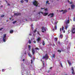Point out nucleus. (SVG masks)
<instances>
[{
	"instance_id": "nucleus-1",
	"label": "nucleus",
	"mask_w": 75,
	"mask_h": 75,
	"mask_svg": "<svg viewBox=\"0 0 75 75\" xmlns=\"http://www.w3.org/2000/svg\"><path fill=\"white\" fill-rule=\"evenodd\" d=\"M64 23L65 24H64L65 29L67 30V28H68V24L69 23V20H66L64 22Z\"/></svg>"
},
{
	"instance_id": "nucleus-2",
	"label": "nucleus",
	"mask_w": 75,
	"mask_h": 75,
	"mask_svg": "<svg viewBox=\"0 0 75 75\" xmlns=\"http://www.w3.org/2000/svg\"><path fill=\"white\" fill-rule=\"evenodd\" d=\"M40 14H42L43 16H45L47 15H48V13H43L42 12H40L38 14H37V16H40Z\"/></svg>"
},
{
	"instance_id": "nucleus-3",
	"label": "nucleus",
	"mask_w": 75,
	"mask_h": 75,
	"mask_svg": "<svg viewBox=\"0 0 75 75\" xmlns=\"http://www.w3.org/2000/svg\"><path fill=\"white\" fill-rule=\"evenodd\" d=\"M48 58V56L47 54H46L45 56H43L42 58V59H47Z\"/></svg>"
},
{
	"instance_id": "nucleus-4",
	"label": "nucleus",
	"mask_w": 75,
	"mask_h": 75,
	"mask_svg": "<svg viewBox=\"0 0 75 75\" xmlns=\"http://www.w3.org/2000/svg\"><path fill=\"white\" fill-rule=\"evenodd\" d=\"M33 4H34V6H38V3L36 1H35L33 2Z\"/></svg>"
},
{
	"instance_id": "nucleus-5",
	"label": "nucleus",
	"mask_w": 75,
	"mask_h": 75,
	"mask_svg": "<svg viewBox=\"0 0 75 75\" xmlns=\"http://www.w3.org/2000/svg\"><path fill=\"white\" fill-rule=\"evenodd\" d=\"M6 34H5L4 35V37L3 38V40L4 42H5L6 41Z\"/></svg>"
},
{
	"instance_id": "nucleus-6",
	"label": "nucleus",
	"mask_w": 75,
	"mask_h": 75,
	"mask_svg": "<svg viewBox=\"0 0 75 75\" xmlns=\"http://www.w3.org/2000/svg\"><path fill=\"white\" fill-rule=\"evenodd\" d=\"M71 32H72L73 34H75V26L71 30Z\"/></svg>"
},
{
	"instance_id": "nucleus-7",
	"label": "nucleus",
	"mask_w": 75,
	"mask_h": 75,
	"mask_svg": "<svg viewBox=\"0 0 75 75\" xmlns=\"http://www.w3.org/2000/svg\"><path fill=\"white\" fill-rule=\"evenodd\" d=\"M38 43H40L41 42V38L40 37L38 38L36 40Z\"/></svg>"
},
{
	"instance_id": "nucleus-8",
	"label": "nucleus",
	"mask_w": 75,
	"mask_h": 75,
	"mask_svg": "<svg viewBox=\"0 0 75 75\" xmlns=\"http://www.w3.org/2000/svg\"><path fill=\"white\" fill-rule=\"evenodd\" d=\"M48 16L50 17H54V13H51L48 15Z\"/></svg>"
},
{
	"instance_id": "nucleus-9",
	"label": "nucleus",
	"mask_w": 75,
	"mask_h": 75,
	"mask_svg": "<svg viewBox=\"0 0 75 75\" xmlns=\"http://www.w3.org/2000/svg\"><path fill=\"white\" fill-rule=\"evenodd\" d=\"M71 70H72V74H73V75H75V73L74 71V68L73 67H72Z\"/></svg>"
},
{
	"instance_id": "nucleus-10",
	"label": "nucleus",
	"mask_w": 75,
	"mask_h": 75,
	"mask_svg": "<svg viewBox=\"0 0 75 75\" xmlns=\"http://www.w3.org/2000/svg\"><path fill=\"white\" fill-rule=\"evenodd\" d=\"M42 33H44L45 31V28L44 27H42Z\"/></svg>"
},
{
	"instance_id": "nucleus-11",
	"label": "nucleus",
	"mask_w": 75,
	"mask_h": 75,
	"mask_svg": "<svg viewBox=\"0 0 75 75\" xmlns=\"http://www.w3.org/2000/svg\"><path fill=\"white\" fill-rule=\"evenodd\" d=\"M57 23H58V22H55V24H54V25H55L54 26L55 30H57V25H56L57 24Z\"/></svg>"
},
{
	"instance_id": "nucleus-12",
	"label": "nucleus",
	"mask_w": 75,
	"mask_h": 75,
	"mask_svg": "<svg viewBox=\"0 0 75 75\" xmlns=\"http://www.w3.org/2000/svg\"><path fill=\"white\" fill-rule=\"evenodd\" d=\"M67 61L69 66H71V61L70 60H67Z\"/></svg>"
},
{
	"instance_id": "nucleus-13",
	"label": "nucleus",
	"mask_w": 75,
	"mask_h": 75,
	"mask_svg": "<svg viewBox=\"0 0 75 75\" xmlns=\"http://www.w3.org/2000/svg\"><path fill=\"white\" fill-rule=\"evenodd\" d=\"M32 53L33 55H34V53H35V51L34 50V49L33 48L32 50Z\"/></svg>"
},
{
	"instance_id": "nucleus-14",
	"label": "nucleus",
	"mask_w": 75,
	"mask_h": 75,
	"mask_svg": "<svg viewBox=\"0 0 75 75\" xmlns=\"http://www.w3.org/2000/svg\"><path fill=\"white\" fill-rule=\"evenodd\" d=\"M74 7H75V5L74 4H72L71 6V9H74Z\"/></svg>"
},
{
	"instance_id": "nucleus-15",
	"label": "nucleus",
	"mask_w": 75,
	"mask_h": 75,
	"mask_svg": "<svg viewBox=\"0 0 75 75\" xmlns=\"http://www.w3.org/2000/svg\"><path fill=\"white\" fill-rule=\"evenodd\" d=\"M14 14L15 16H19V15H20L21 14V13H15Z\"/></svg>"
},
{
	"instance_id": "nucleus-16",
	"label": "nucleus",
	"mask_w": 75,
	"mask_h": 75,
	"mask_svg": "<svg viewBox=\"0 0 75 75\" xmlns=\"http://www.w3.org/2000/svg\"><path fill=\"white\" fill-rule=\"evenodd\" d=\"M21 67H22V69H24V65H23V64H21Z\"/></svg>"
},
{
	"instance_id": "nucleus-17",
	"label": "nucleus",
	"mask_w": 75,
	"mask_h": 75,
	"mask_svg": "<svg viewBox=\"0 0 75 75\" xmlns=\"http://www.w3.org/2000/svg\"><path fill=\"white\" fill-rule=\"evenodd\" d=\"M64 27H63L62 28V31L64 33H65V30H64Z\"/></svg>"
},
{
	"instance_id": "nucleus-18",
	"label": "nucleus",
	"mask_w": 75,
	"mask_h": 75,
	"mask_svg": "<svg viewBox=\"0 0 75 75\" xmlns=\"http://www.w3.org/2000/svg\"><path fill=\"white\" fill-rule=\"evenodd\" d=\"M63 11L64 12L63 13V14H64L67 12V10H64Z\"/></svg>"
},
{
	"instance_id": "nucleus-19",
	"label": "nucleus",
	"mask_w": 75,
	"mask_h": 75,
	"mask_svg": "<svg viewBox=\"0 0 75 75\" xmlns=\"http://www.w3.org/2000/svg\"><path fill=\"white\" fill-rule=\"evenodd\" d=\"M60 38H63V35L61 34H60Z\"/></svg>"
},
{
	"instance_id": "nucleus-20",
	"label": "nucleus",
	"mask_w": 75,
	"mask_h": 75,
	"mask_svg": "<svg viewBox=\"0 0 75 75\" xmlns=\"http://www.w3.org/2000/svg\"><path fill=\"white\" fill-rule=\"evenodd\" d=\"M28 47L29 48V51H30V49H31V46H30V45H29L28 46Z\"/></svg>"
},
{
	"instance_id": "nucleus-21",
	"label": "nucleus",
	"mask_w": 75,
	"mask_h": 75,
	"mask_svg": "<svg viewBox=\"0 0 75 75\" xmlns=\"http://www.w3.org/2000/svg\"><path fill=\"white\" fill-rule=\"evenodd\" d=\"M28 55L29 57H30V58H32V55H31V54L30 53H28Z\"/></svg>"
},
{
	"instance_id": "nucleus-22",
	"label": "nucleus",
	"mask_w": 75,
	"mask_h": 75,
	"mask_svg": "<svg viewBox=\"0 0 75 75\" xmlns=\"http://www.w3.org/2000/svg\"><path fill=\"white\" fill-rule=\"evenodd\" d=\"M10 33L11 34L12 33H13V30H11L10 31Z\"/></svg>"
},
{
	"instance_id": "nucleus-23",
	"label": "nucleus",
	"mask_w": 75,
	"mask_h": 75,
	"mask_svg": "<svg viewBox=\"0 0 75 75\" xmlns=\"http://www.w3.org/2000/svg\"><path fill=\"white\" fill-rule=\"evenodd\" d=\"M49 3V1H47L46 2V4H50V3Z\"/></svg>"
},
{
	"instance_id": "nucleus-24",
	"label": "nucleus",
	"mask_w": 75,
	"mask_h": 75,
	"mask_svg": "<svg viewBox=\"0 0 75 75\" xmlns=\"http://www.w3.org/2000/svg\"><path fill=\"white\" fill-rule=\"evenodd\" d=\"M35 50H39L40 49H39V48H38L36 47L35 48Z\"/></svg>"
},
{
	"instance_id": "nucleus-25",
	"label": "nucleus",
	"mask_w": 75,
	"mask_h": 75,
	"mask_svg": "<svg viewBox=\"0 0 75 75\" xmlns=\"http://www.w3.org/2000/svg\"><path fill=\"white\" fill-rule=\"evenodd\" d=\"M68 3H69V4H72V2H70L69 1H68Z\"/></svg>"
},
{
	"instance_id": "nucleus-26",
	"label": "nucleus",
	"mask_w": 75,
	"mask_h": 75,
	"mask_svg": "<svg viewBox=\"0 0 75 75\" xmlns=\"http://www.w3.org/2000/svg\"><path fill=\"white\" fill-rule=\"evenodd\" d=\"M42 45H45V42H44V41H43L42 42Z\"/></svg>"
},
{
	"instance_id": "nucleus-27",
	"label": "nucleus",
	"mask_w": 75,
	"mask_h": 75,
	"mask_svg": "<svg viewBox=\"0 0 75 75\" xmlns=\"http://www.w3.org/2000/svg\"><path fill=\"white\" fill-rule=\"evenodd\" d=\"M2 72H4L5 71H6V69H2Z\"/></svg>"
},
{
	"instance_id": "nucleus-28",
	"label": "nucleus",
	"mask_w": 75,
	"mask_h": 75,
	"mask_svg": "<svg viewBox=\"0 0 75 75\" xmlns=\"http://www.w3.org/2000/svg\"><path fill=\"white\" fill-rule=\"evenodd\" d=\"M29 44H31V40H29Z\"/></svg>"
},
{
	"instance_id": "nucleus-29",
	"label": "nucleus",
	"mask_w": 75,
	"mask_h": 75,
	"mask_svg": "<svg viewBox=\"0 0 75 75\" xmlns=\"http://www.w3.org/2000/svg\"><path fill=\"white\" fill-rule=\"evenodd\" d=\"M57 38H54V40H55V41H57Z\"/></svg>"
},
{
	"instance_id": "nucleus-30",
	"label": "nucleus",
	"mask_w": 75,
	"mask_h": 75,
	"mask_svg": "<svg viewBox=\"0 0 75 75\" xmlns=\"http://www.w3.org/2000/svg\"><path fill=\"white\" fill-rule=\"evenodd\" d=\"M55 54H53V58H55Z\"/></svg>"
},
{
	"instance_id": "nucleus-31",
	"label": "nucleus",
	"mask_w": 75,
	"mask_h": 75,
	"mask_svg": "<svg viewBox=\"0 0 75 75\" xmlns=\"http://www.w3.org/2000/svg\"><path fill=\"white\" fill-rule=\"evenodd\" d=\"M58 52H61V51L60 50H58Z\"/></svg>"
},
{
	"instance_id": "nucleus-32",
	"label": "nucleus",
	"mask_w": 75,
	"mask_h": 75,
	"mask_svg": "<svg viewBox=\"0 0 75 75\" xmlns=\"http://www.w3.org/2000/svg\"><path fill=\"white\" fill-rule=\"evenodd\" d=\"M16 23V21H14L13 22V24H15V23Z\"/></svg>"
},
{
	"instance_id": "nucleus-33",
	"label": "nucleus",
	"mask_w": 75,
	"mask_h": 75,
	"mask_svg": "<svg viewBox=\"0 0 75 75\" xmlns=\"http://www.w3.org/2000/svg\"><path fill=\"white\" fill-rule=\"evenodd\" d=\"M24 1H26V3H27V2H28V0H24Z\"/></svg>"
},
{
	"instance_id": "nucleus-34",
	"label": "nucleus",
	"mask_w": 75,
	"mask_h": 75,
	"mask_svg": "<svg viewBox=\"0 0 75 75\" xmlns=\"http://www.w3.org/2000/svg\"><path fill=\"white\" fill-rule=\"evenodd\" d=\"M45 12H46L47 11L48 9H47V8H46L45 9Z\"/></svg>"
},
{
	"instance_id": "nucleus-35",
	"label": "nucleus",
	"mask_w": 75,
	"mask_h": 75,
	"mask_svg": "<svg viewBox=\"0 0 75 75\" xmlns=\"http://www.w3.org/2000/svg\"><path fill=\"white\" fill-rule=\"evenodd\" d=\"M73 20L74 21H75V18H74Z\"/></svg>"
},
{
	"instance_id": "nucleus-36",
	"label": "nucleus",
	"mask_w": 75,
	"mask_h": 75,
	"mask_svg": "<svg viewBox=\"0 0 75 75\" xmlns=\"http://www.w3.org/2000/svg\"><path fill=\"white\" fill-rule=\"evenodd\" d=\"M65 41V42H68V39H66Z\"/></svg>"
},
{
	"instance_id": "nucleus-37",
	"label": "nucleus",
	"mask_w": 75,
	"mask_h": 75,
	"mask_svg": "<svg viewBox=\"0 0 75 75\" xmlns=\"http://www.w3.org/2000/svg\"><path fill=\"white\" fill-rule=\"evenodd\" d=\"M21 2L22 3H23L24 2V1H23V0H22V1H21Z\"/></svg>"
},
{
	"instance_id": "nucleus-38",
	"label": "nucleus",
	"mask_w": 75,
	"mask_h": 75,
	"mask_svg": "<svg viewBox=\"0 0 75 75\" xmlns=\"http://www.w3.org/2000/svg\"><path fill=\"white\" fill-rule=\"evenodd\" d=\"M61 31H62V28H60V32H61Z\"/></svg>"
},
{
	"instance_id": "nucleus-39",
	"label": "nucleus",
	"mask_w": 75,
	"mask_h": 75,
	"mask_svg": "<svg viewBox=\"0 0 75 75\" xmlns=\"http://www.w3.org/2000/svg\"><path fill=\"white\" fill-rule=\"evenodd\" d=\"M26 65H29V63H28V62L27 63H26Z\"/></svg>"
},
{
	"instance_id": "nucleus-40",
	"label": "nucleus",
	"mask_w": 75,
	"mask_h": 75,
	"mask_svg": "<svg viewBox=\"0 0 75 75\" xmlns=\"http://www.w3.org/2000/svg\"><path fill=\"white\" fill-rule=\"evenodd\" d=\"M33 60H31V64H33Z\"/></svg>"
},
{
	"instance_id": "nucleus-41",
	"label": "nucleus",
	"mask_w": 75,
	"mask_h": 75,
	"mask_svg": "<svg viewBox=\"0 0 75 75\" xmlns=\"http://www.w3.org/2000/svg\"><path fill=\"white\" fill-rule=\"evenodd\" d=\"M37 31V30H35L34 31V33H36Z\"/></svg>"
},
{
	"instance_id": "nucleus-42",
	"label": "nucleus",
	"mask_w": 75,
	"mask_h": 75,
	"mask_svg": "<svg viewBox=\"0 0 75 75\" xmlns=\"http://www.w3.org/2000/svg\"><path fill=\"white\" fill-rule=\"evenodd\" d=\"M4 17V15H2L1 16V17Z\"/></svg>"
},
{
	"instance_id": "nucleus-43",
	"label": "nucleus",
	"mask_w": 75,
	"mask_h": 75,
	"mask_svg": "<svg viewBox=\"0 0 75 75\" xmlns=\"http://www.w3.org/2000/svg\"><path fill=\"white\" fill-rule=\"evenodd\" d=\"M33 42L34 43H36V41H33Z\"/></svg>"
},
{
	"instance_id": "nucleus-44",
	"label": "nucleus",
	"mask_w": 75,
	"mask_h": 75,
	"mask_svg": "<svg viewBox=\"0 0 75 75\" xmlns=\"http://www.w3.org/2000/svg\"><path fill=\"white\" fill-rule=\"evenodd\" d=\"M60 65H61V67H63L62 65V64H60Z\"/></svg>"
},
{
	"instance_id": "nucleus-45",
	"label": "nucleus",
	"mask_w": 75,
	"mask_h": 75,
	"mask_svg": "<svg viewBox=\"0 0 75 75\" xmlns=\"http://www.w3.org/2000/svg\"><path fill=\"white\" fill-rule=\"evenodd\" d=\"M60 11V12H62V11H64V10H62L61 11Z\"/></svg>"
},
{
	"instance_id": "nucleus-46",
	"label": "nucleus",
	"mask_w": 75,
	"mask_h": 75,
	"mask_svg": "<svg viewBox=\"0 0 75 75\" xmlns=\"http://www.w3.org/2000/svg\"><path fill=\"white\" fill-rule=\"evenodd\" d=\"M7 4H8V6H10V4L9 3H8Z\"/></svg>"
},
{
	"instance_id": "nucleus-47",
	"label": "nucleus",
	"mask_w": 75,
	"mask_h": 75,
	"mask_svg": "<svg viewBox=\"0 0 75 75\" xmlns=\"http://www.w3.org/2000/svg\"><path fill=\"white\" fill-rule=\"evenodd\" d=\"M52 31H54V29H52Z\"/></svg>"
},
{
	"instance_id": "nucleus-48",
	"label": "nucleus",
	"mask_w": 75,
	"mask_h": 75,
	"mask_svg": "<svg viewBox=\"0 0 75 75\" xmlns=\"http://www.w3.org/2000/svg\"><path fill=\"white\" fill-rule=\"evenodd\" d=\"M22 61H25V59H23Z\"/></svg>"
},
{
	"instance_id": "nucleus-49",
	"label": "nucleus",
	"mask_w": 75,
	"mask_h": 75,
	"mask_svg": "<svg viewBox=\"0 0 75 75\" xmlns=\"http://www.w3.org/2000/svg\"><path fill=\"white\" fill-rule=\"evenodd\" d=\"M3 29V28H1L0 29V31H1V30H2Z\"/></svg>"
},
{
	"instance_id": "nucleus-50",
	"label": "nucleus",
	"mask_w": 75,
	"mask_h": 75,
	"mask_svg": "<svg viewBox=\"0 0 75 75\" xmlns=\"http://www.w3.org/2000/svg\"><path fill=\"white\" fill-rule=\"evenodd\" d=\"M41 9H42V10L43 9H44V8H41Z\"/></svg>"
},
{
	"instance_id": "nucleus-51",
	"label": "nucleus",
	"mask_w": 75,
	"mask_h": 75,
	"mask_svg": "<svg viewBox=\"0 0 75 75\" xmlns=\"http://www.w3.org/2000/svg\"><path fill=\"white\" fill-rule=\"evenodd\" d=\"M33 60H34V59H35V57H33Z\"/></svg>"
},
{
	"instance_id": "nucleus-52",
	"label": "nucleus",
	"mask_w": 75,
	"mask_h": 75,
	"mask_svg": "<svg viewBox=\"0 0 75 75\" xmlns=\"http://www.w3.org/2000/svg\"><path fill=\"white\" fill-rule=\"evenodd\" d=\"M58 43L59 44H60V42H58Z\"/></svg>"
},
{
	"instance_id": "nucleus-53",
	"label": "nucleus",
	"mask_w": 75,
	"mask_h": 75,
	"mask_svg": "<svg viewBox=\"0 0 75 75\" xmlns=\"http://www.w3.org/2000/svg\"><path fill=\"white\" fill-rule=\"evenodd\" d=\"M38 34H39V35H40V33H39V32H38Z\"/></svg>"
},
{
	"instance_id": "nucleus-54",
	"label": "nucleus",
	"mask_w": 75,
	"mask_h": 75,
	"mask_svg": "<svg viewBox=\"0 0 75 75\" xmlns=\"http://www.w3.org/2000/svg\"><path fill=\"white\" fill-rule=\"evenodd\" d=\"M43 66H44V63H43Z\"/></svg>"
},
{
	"instance_id": "nucleus-55",
	"label": "nucleus",
	"mask_w": 75,
	"mask_h": 75,
	"mask_svg": "<svg viewBox=\"0 0 75 75\" xmlns=\"http://www.w3.org/2000/svg\"><path fill=\"white\" fill-rule=\"evenodd\" d=\"M68 48H69V47H68V48H67V49H68Z\"/></svg>"
},
{
	"instance_id": "nucleus-56",
	"label": "nucleus",
	"mask_w": 75,
	"mask_h": 75,
	"mask_svg": "<svg viewBox=\"0 0 75 75\" xmlns=\"http://www.w3.org/2000/svg\"><path fill=\"white\" fill-rule=\"evenodd\" d=\"M29 35H31V34H29Z\"/></svg>"
},
{
	"instance_id": "nucleus-57",
	"label": "nucleus",
	"mask_w": 75,
	"mask_h": 75,
	"mask_svg": "<svg viewBox=\"0 0 75 75\" xmlns=\"http://www.w3.org/2000/svg\"><path fill=\"white\" fill-rule=\"evenodd\" d=\"M52 67H50V69H52Z\"/></svg>"
},
{
	"instance_id": "nucleus-58",
	"label": "nucleus",
	"mask_w": 75,
	"mask_h": 75,
	"mask_svg": "<svg viewBox=\"0 0 75 75\" xmlns=\"http://www.w3.org/2000/svg\"><path fill=\"white\" fill-rule=\"evenodd\" d=\"M10 20H11V18H10Z\"/></svg>"
},
{
	"instance_id": "nucleus-59",
	"label": "nucleus",
	"mask_w": 75,
	"mask_h": 75,
	"mask_svg": "<svg viewBox=\"0 0 75 75\" xmlns=\"http://www.w3.org/2000/svg\"><path fill=\"white\" fill-rule=\"evenodd\" d=\"M70 9H71V8H69V10H70Z\"/></svg>"
},
{
	"instance_id": "nucleus-60",
	"label": "nucleus",
	"mask_w": 75,
	"mask_h": 75,
	"mask_svg": "<svg viewBox=\"0 0 75 75\" xmlns=\"http://www.w3.org/2000/svg\"><path fill=\"white\" fill-rule=\"evenodd\" d=\"M22 71H23V70H22Z\"/></svg>"
},
{
	"instance_id": "nucleus-61",
	"label": "nucleus",
	"mask_w": 75,
	"mask_h": 75,
	"mask_svg": "<svg viewBox=\"0 0 75 75\" xmlns=\"http://www.w3.org/2000/svg\"><path fill=\"white\" fill-rule=\"evenodd\" d=\"M40 60L41 61H42V59H41Z\"/></svg>"
},
{
	"instance_id": "nucleus-62",
	"label": "nucleus",
	"mask_w": 75,
	"mask_h": 75,
	"mask_svg": "<svg viewBox=\"0 0 75 75\" xmlns=\"http://www.w3.org/2000/svg\"><path fill=\"white\" fill-rule=\"evenodd\" d=\"M40 71H41V69H40Z\"/></svg>"
},
{
	"instance_id": "nucleus-63",
	"label": "nucleus",
	"mask_w": 75,
	"mask_h": 75,
	"mask_svg": "<svg viewBox=\"0 0 75 75\" xmlns=\"http://www.w3.org/2000/svg\"><path fill=\"white\" fill-rule=\"evenodd\" d=\"M6 3H7V1H6Z\"/></svg>"
},
{
	"instance_id": "nucleus-64",
	"label": "nucleus",
	"mask_w": 75,
	"mask_h": 75,
	"mask_svg": "<svg viewBox=\"0 0 75 75\" xmlns=\"http://www.w3.org/2000/svg\"><path fill=\"white\" fill-rule=\"evenodd\" d=\"M32 26H33V25H31Z\"/></svg>"
}]
</instances>
